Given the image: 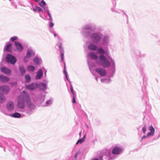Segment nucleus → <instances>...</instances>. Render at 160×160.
<instances>
[{"instance_id": "obj_1", "label": "nucleus", "mask_w": 160, "mask_h": 160, "mask_svg": "<svg viewBox=\"0 0 160 160\" xmlns=\"http://www.w3.org/2000/svg\"><path fill=\"white\" fill-rule=\"evenodd\" d=\"M99 58L100 61V64L103 67L108 68L111 66L110 62L107 60L106 57L103 55H100L99 56Z\"/></svg>"}, {"instance_id": "obj_2", "label": "nucleus", "mask_w": 160, "mask_h": 160, "mask_svg": "<svg viewBox=\"0 0 160 160\" xmlns=\"http://www.w3.org/2000/svg\"><path fill=\"white\" fill-rule=\"evenodd\" d=\"M6 61L8 63L14 64L16 62L15 58L10 54H8L6 57Z\"/></svg>"}, {"instance_id": "obj_3", "label": "nucleus", "mask_w": 160, "mask_h": 160, "mask_svg": "<svg viewBox=\"0 0 160 160\" xmlns=\"http://www.w3.org/2000/svg\"><path fill=\"white\" fill-rule=\"evenodd\" d=\"M91 38L94 43H97L101 39L100 36L97 33H95L92 34Z\"/></svg>"}, {"instance_id": "obj_4", "label": "nucleus", "mask_w": 160, "mask_h": 160, "mask_svg": "<svg viewBox=\"0 0 160 160\" xmlns=\"http://www.w3.org/2000/svg\"><path fill=\"white\" fill-rule=\"evenodd\" d=\"M95 71L101 76H104L106 74V70L102 68H98L96 69Z\"/></svg>"}, {"instance_id": "obj_5", "label": "nucleus", "mask_w": 160, "mask_h": 160, "mask_svg": "<svg viewBox=\"0 0 160 160\" xmlns=\"http://www.w3.org/2000/svg\"><path fill=\"white\" fill-rule=\"evenodd\" d=\"M7 109L9 111H12L14 108V104L12 101H10L7 103L6 105Z\"/></svg>"}, {"instance_id": "obj_6", "label": "nucleus", "mask_w": 160, "mask_h": 160, "mask_svg": "<svg viewBox=\"0 0 160 160\" xmlns=\"http://www.w3.org/2000/svg\"><path fill=\"white\" fill-rule=\"evenodd\" d=\"M122 151V149L118 147H115L112 150V153L114 154H118Z\"/></svg>"}, {"instance_id": "obj_7", "label": "nucleus", "mask_w": 160, "mask_h": 160, "mask_svg": "<svg viewBox=\"0 0 160 160\" xmlns=\"http://www.w3.org/2000/svg\"><path fill=\"white\" fill-rule=\"evenodd\" d=\"M1 70L2 72L5 73L6 74L9 75H10L11 70L9 69L3 67L1 68Z\"/></svg>"}, {"instance_id": "obj_8", "label": "nucleus", "mask_w": 160, "mask_h": 160, "mask_svg": "<svg viewBox=\"0 0 160 160\" xmlns=\"http://www.w3.org/2000/svg\"><path fill=\"white\" fill-rule=\"evenodd\" d=\"M9 87L8 86L0 87V91H2L4 93H7L9 91Z\"/></svg>"}, {"instance_id": "obj_9", "label": "nucleus", "mask_w": 160, "mask_h": 160, "mask_svg": "<svg viewBox=\"0 0 160 160\" xmlns=\"http://www.w3.org/2000/svg\"><path fill=\"white\" fill-rule=\"evenodd\" d=\"M33 53V52L32 50H28L27 52L26 55V57L25 58V59L24 60V61H25V62H27L28 61V60H26L25 58H30L32 54Z\"/></svg>"}, {"instance_id": "obj_10", "label": "nucleus", "mask_w": 160, "mask_h": 160, "mask_svg": "<svg viewBox=\"0 0 160 160\" xmlns=\"http://www.w3.org/2000/svg\"><path fill=\"white\" fill-rule=\"evenodd\" d=\"M23 95L22 100L24 102L25 101H27L29 99V94L27 92L23 91Z\"/></svg>"}, {"instance_id": "obj_11", "label": "nucleus", "mask_w": 160, "mask_h": 160, "mask_svg": "<svg viewBox=\"0 0 160 160\" xmlns=\"http://www.w3.org/2000/svg\"><path fill=\"white\" fill-rule=\"evenodd\" d=\"M25 88L28 89L33 90L36 88V86L35 84H32L26 85L25 87Z\"/></svg>"}, {"instance_id": "obj_12", "label": "nucleus", "mask_w": 160, "mask_h": 160, "mask_svg": "<svg viewBox=\"0 0 160 160\" xmlns=\"http://www.w3.org/2000/svg\"><path fill=\"white\" fill-rule=\"evenodd\" d=\"M0 78L1 81L4 83L7 82L9 80V79L8 77L2 75L0 76Z\"/></svg>"}, {"instance_id": "obj_13", "label": "nucleus", "mask_w": 160, "mask_h": 160, "mask_svg": "<svg viewBox=\"0 0 160 160\" xmlns=\"http://www.w3.org/2000/svg\"><path fill=\"white\" fill-rule=\"evenodd\" d=\"M43 75V72L41 69L39 70L37 73L36 76V79H39L41 78V77Z\"/></svg>"}, {"instance_id": "obj_14", "label": "nucleus", "mask_w": 160, "mask_h": 160, "mask_svg": "<svg viewBox=\"0 0 160 160\" xmlns=\"http://www.w3.org/2000/svg\"><path fill=\"white\" fill-rule=\"evenodd\" d=\"M88 49L90 50L93 51L96 50L97 48V47L96 46L92 44H89L88 45Z\"/></svg>"}, {"instance_id": "obj_15", "label": "nucleus", "mask_w": 160, "mask_h": 160, "mask_svg": "<svg viewBox=\"0 0 160 160\" xmlns=\"http://www.w3.org/2000/svg\"><path fill=\"white\" fill-rule=\"evenodd\" d=\"M89 55L91 58L92 59L97 60L98 58V56L93 52H91Z\"/></svg>"}, {"instance_id": "obj_16", "label": "nucleus", "mask_w": 160, "mask_h": 160, "mask_svg": "<svg viewBox=\"0 0 160 160\" xmlns=\"http://www.w3.org/2000/svg\"><path fill=\"white\" fill-rule=\"evenodd\" d=\"M12 44H8L5 48V50L7 52H11V51Z\"/></svg>"}, {"instance_id": "obj_17", "label": "nucleus", "mask_w": 160, "mask_h": 160, "mask_svg": "<svg viewBox=\"0 0 160 160\" xmlns=\"http://www.w3.org/2000/svg\"><path fill=\"white\" fill-rule=\"evenodd\" d=\"M35 69V67L32 65H30L27 68V71L29 72H33Z\"/></svg>"}, {"instance_id": "obj_18", "label": "nucleus", "mask_w": 160, "mask_h": 160, "mask_svg": "<svg viewBox=\"0 0 160 160\" xmlns=\"http://www.w3.org/2000/svg\"><path fill=\"white\" fill-rule=\"evenodd\" d=\"M86 137V135L85 134L84 136L81 139H80L78 140V141L76 143V144L77 145L79 143H81L83 142L85 139Z\"/></svg>"}, {"instance_id": "obj_19", "label": "nucleus", "mask_w": 160, "mask_h": 160, "mask_svg": "<svg viewBox=\"0 0 160 160\" xmlns=\"http://www.w3.org/2000/svg\"><path fill=\"white\" fill-rule=\"evenodd\" d=\"M25 81L26 82H29L31 81V78L30 76L28 74H26L25 76Z\"/></svg>"}, {"instance_id": "obj_20", "label": "nucleus", "mask_w": 160, "mask_h": 160, "mask_svg": "<svg viewBox=\"0 0 160 160\" xmlns=\"http://www.w3.org/2000/svg\"><path fill=\"white\" fill-rule=\"evenodd\" d=\"M5 101V98L2 93H0V102H3Z\"/></svg>"}, {"instance_id": "obj_21", "label": "nucleus", "mask_w": 160, "mask_h": 160, "mask_svg": "<svg viewBox=\"0 0 160 160\" xmlns=\"http://www.w3.org/2000/svg\"><path fill=\"white\" fill-rule=\"evenodd\" d=\"M33 10L34 11H38L39 12H43V11L42 9L40 7H37L35 8H33Z\"/></svg>"}, {"instance_id": "obj_22", "label": "nucleus", "mask_w": 160, "mask_h": 160, "mask_svg": "<svg viewBox=\"0 0 160 160\" xmlns=\"http://www.w3.org/2000/svg\"><path fill=\"white\" fill-rule=\"evenodd\" d=\"M12 117L15 118H19L20 117V114L18 113H15L12 115Z\"/></svg>"}, {"instance_id": "obj_23", "label": "nucleus", "mask_w": 160, "mask_h": 160, "mask_svg": "<svg viewBox=\"0 0 160 160\" xmlns=\"http://www.w3.org/2000/svg\"><path fill=\"white\" fill-rule=\"evenodd\" d=\"M33 61L37 64H38L39 63V59L37 57H35L33 60Z\"/></svg>"}, {"instance_id": "obj_24", "label": "nucleus", "mask_w": 160, "mask_h": 160, "mask_svg": "<svg viewBox=\"0 0 160 160\" xmlns=\"http://www.w3.org/2000/svg\"><path fill=\"white\" fill-rule=\"evenodd\" d=\"M39 5L41 7H43V6L46 5V3L44 0H42L41 2L39 3Z\"/></svg>"}, {"instance_id": "obj_25", "label": "nucleus", "mask_w": 160, "mask_h": 160, "mask_svg": "<svg viewBox=\"0 0 160 160\" xmlns=\"http://www.w3.org/2000/svg\"><path fill=\"white\" fill-rule=\"evenodd\" d=\"M15 44L17 49H19L20 48V43L15 42Z\"/></svg>"}, {"instance_id": "obj_26", "label": "nucleus", "mask_w": 160, "mask_h": 160, "mask_svg": "<svg viewBox=\"0 0 160 160\" xmlns=\"http://www.w3.org/2000/svg\"><path fill=\"white\" fill-rule=\"evenodd\" d=\"M98 52L99 53L101 54H104L105 52L103 50V49L102 48H99L98 50Z\"/></svg>"}, {"instance_id": "obj_27", "label": "nucleus", "mask_w": 160, "mask_h": 160, "mask_svg": "<svg viewBox=\"0 0 160 160\" xmlns=\"http://www.w3.org/2000/svg\"><path fill=\"white\" fill-rule=\"evenodd\" d=\"M60 56L61 57V58L62 61H63L64 60V52L63 51H61L60 53Z\"/></svg>"}, {"instance_id": "obj_28", "label": "nucleus", "mask_w": 160, "mask_h": 160, "mask_svg": "<svg viewBox=\"0 0 160 160\" xmlns=\"http://www.w3.org/2000/svg\"><path fill=\"white\" fill-rule=\"evenodd\" d=\"M42 89H45L46 88V86L45 84L42 83L40 85Z\"/></svg>"}, {"instance_id": "obj_29", "label": "nucleus", "mask_w": 160, "mask_h": 160, "mask_svg": "<svg viewBox=\"0 0 160 160\" xmlns=\"http://www.w3.org/2000/svg\"><path fill=\"white\" fill-rule=\"evenodd\" d=\"M70 90L72 93V94L73 96L75 95V94L74 92V91L73 89V87L71 85H70Z\"/></svg>"}, {"instance_id": "obj_30", "label": "nucleus", "mask_w": 160, "mask_h": 160, "mask_svg": "<svg viewBox=\"0 0 160 160\" xmlns=\"http://www.w3.org/2000/svg\"><path fill=\"white\" fill-rule=\"evenodd\" d=\"M154 132H150L148 133L147 134V137H149L150 136H152L154 135Z\"/></svg>"}, {"instance_id": "obj_31", "label": "nucleus", "mask_w": 160, "mask_h": 160, "mask_svg": "<svg viewBox=\"0 0 160 160\" xmlns=\"http://www.w3.org/2000/svg\"><path fill=\"white\" fill-rule=\"evenodd\" d=\"M149 129L150 131V132H152L154 133L155 129L152 126L150 127L149 128Z\"/></svg>"}, {"instance_id": "obj_32", "label": "nucleus", "mask_w": 160, "mask_h": 160, "mask_svg": "<svg viewBox=\"0 0 160 160\" xmlns=\"http://www.w3.org/2000/svg\"><path fill=\"white\" fill-rule=\"evenodd\" d=\"M47 13H48V15L50 18V19L51 20V21H52V17H51V15L50 14V12H49V11L48 10H47Z\"/></svg>"}, {"instance_id": "obj_33", "label": "nucleus", "mask_w": 160, "mask_h": 160, "mask_svg": "<svg viewBox=\"0 0 160 160\" xmlns=\"http://www.w3.org/2000/svg\"><path fill=\"white\" fill-rule=\"evenodd\" d=\"M17 39V37H12L11 38V40L12 41H13L15 40H16Z\"/></svg>"}, {"instance_id": "obj_34", "label": "nucleus", "mask_w": 160, "mask_h": 160, "mask_svg": "<svg viewBox=\"0 0 160 160\" xmlns=\"http://www.w3.org/2000/svg\"><path fill=\"white\" fill-rule=\"evenodd\" d=\"M142 130L143 133L144 134H145V133L146 131V126L143 127L142 128Z\"/></svg>"}, {"instance_id": "obj_35", "label": "nucleus", "mask_w": 160, "mask_h": 160, "mask_svg": "<svg viewBox=\"0 0 160 160\" xmlns=\"http://www.w3.org/2000/svg\"><path fill=\"white\" fill-rule=\"evenodd\" d=\"M75 98V96H73V99H72V102L73 103H76Z\"/></svg>"}, {"instance_id": "obj_36", "label": "nucleus", "mask_w": 160, "mask_h": 160, "mask_svg": "<svg viewBox=\"0 0 160 160\" xmlns=\"http://www.w3.org/2000/svg\"><path fill=\"white\" fill-rule=\"evenodd\" d=\"M25 71H26L24 69L22 68H21V72H22L24 73Z\"/></svg>"}, {"instance_id": "obj_37", "label": "nucleus", "mask_w": 160, "mask_h": 160, "mask_svg": "<svg viewBox=\"0 0 160 160\" xmlns=\"http://www.w3.org/2000/svg\"><path fill=\"white\" fill-rule=\"evenodd\" d=\"M59 47L60 49H61V51H63V49L62 48V44L61 43H60L59 46Z\"/></svg>"}, {"instance_id": "obj_38", "label": "nucleus", "mask_w": 160, "mask_h": 160, "mask_svg": "<svg viewBox=\"0 0 160 160\" xmlns=\"http://www.w3.org/2000/svg\"><path fill=\"white\" fill-rule=\"evenodd\" d=\"M53 26V23L52 22H50L49 23V26L51 28H52Z\"/></svg>"}, {"instance_id": "obj_39", "label": "nucleus", "mask_w": 160, "mask_h": 160, "mask_svg": "<svg viewBox=\"0 0 160 160\" xmlns=\"http://www.w3.org/2000/svg\"><path fill=\"white\" fill-rule=\"evenodd\" d=\"M24 107V104L23 103H21V108H23Z\"/></svg>"}, {"instance_id": "obj_40", "label": "nucleus", "mask_w": 160, "mask_h": 160, "mask_svg": "<svg viewBox=\"0 0 160 160\" xmlns=\"http://www.w3.org/2000/svg\"><path fill=\"white\" fill-rule=\"evenodd\" d=\"M19 97H18V107L19 106Z\"/></svg>"}, {"instance_id": "obj_41", "label": "nucleus", "mask_w": 160, "mask_h": 160, "mask_svg": "<svg viewBox=\"0 0 160 160\" xmlns=\"http://www.w3.org/2000/svg\"><path fill=\"white\" fill-rule=\"evenodd\" d=\"M147 137V136H143L142 137V139H144V138H147V137Z\"/></svg>"}, {"instance_id": "obj_42", "label": "nucleus", "mask_w": 160, "mask_h": 160, "mask_svg": "<svg viewBox=\"0 0 160 160\" xmlns=\"http://www.w3.org/2000/svg\"><path fill=\"white\" fill-rule=\"evenodd\" d=\"M99 158L101 160H102L103 156H100L99 157Z\"/></svg>"}, {"instance_id": "obj_43", "label": "nucleus", "mask_w": 160, "mask_h": 160, "mask_svg": "<svg viewBox=\"0 0 160 160\" xmlns=\"http://www.w3.org/2000/svg\"><path fill=\"white\" fill-rule=\"evenodd\" d=\"M64 72H65V74L66 75V78H67V72L65 70H64Z\"/></svg>"}, {"instance_id": "obj_44", "label": "nucleus", "mask_w": 160, "mask_h": 160, "mask_svg": "<svg viewBox=\"0 0 160 160\" xmlns=\"http://www.w3.org/2000/svg\"><path fill=\"white\" fill-rule=\"evenodd\" d=\"M85 28L86 29H91V28L89 27H86Z\"/></svg>"}, {"instance_id": "obj_45", "label": "nucleus", "mask_w": 160, "mask_h": 160, "mask_svg": "<svg viewBox=\"0 0 160 160\" xmlns=\"http://www.w3.org/2000/svg\"><path fill=\"white\" fill-rule=\"evenodd\" d=\"M77 155H78V153H76L75 154V158H76L77 157Z\"/></svg>"}, {"instance_id": "obj_46", "label": "nucleus", "mask_w": 160, "mask_h": 160, "mask_svg": "<svg viewBox=\"0 0 160 160\" xmlns=\"http://www.w3.org/2000/svg\"><path fill=\"white\" fill-rule=\"evenodd\" d=\"M23 49V47L21 45V50Z\"/></svg>"}, {"instance_id": "obj_47", "label": "nucleus", "mask_w": 160, "mask_h": 160, "mask_svg": "<svg viewBox=\"0 0 160 160\" xmlns=\"http://www.w3.org/2000/svg\"><path fill=\"white\" fill-rule=\"evenodd\" d=\"M92 160H99L98 158H95L93 159H92Z\"/></svg>"}, {"instance_id": "obj_48", "label": "nucleus", "mask_w": 160, "mask_h": 160, "mask_svg": "<svg viewBox=\"0 0 160 160\" xmlns=\"http://www.w3.org/2000/svg\"><path fill=\"white\" fill-rule=\"evenodd\" d=\"M36 2H38L39 1V0H34Z\"/></svg>"}, {"instance_id": "obj_49", "label": "nucleus", "mask_w": 160, "mask_h": 160, "mask_svg": "<svg viewBox=\"0 0 160 160\" xmlns=\"http://www.w3.org/2000/svg\"><path fill=\"white\" fill-rule=\"evenodd\" d=\"M81 132H80L79 133V135H80V136H81Z\"/></svg>"}, {"instance_id": "obj_50", "label": "nucleus", "mask_w": 160, "mask_h": 160, "mask_svg": "<svg viewBox=\"0 0 160 160\" xmlns=\"http://www.w3.org/2000/svg\"><path fill=\"white\" fill-rule=\"evenodd\" d=\"M56 35H57V34H54V36L55 37H56Z\"/></svg>"}]
</instances>
